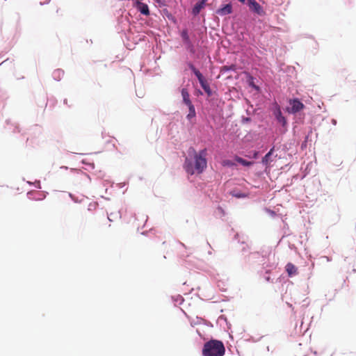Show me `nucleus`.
<instances>
[{"instance_id":"4","label":"nucleus","mask_w":356,"mask_h":356,"mask_svg":"<svg viewBox=\"0 0 356 356\" xmlns=\"http://www.w3.org/2000/svg\"><path fill=\"white\" fill-rule=\"evenodd\" d=\"M250 9L259 15H264L265 12L263 8L256 1V0H248Z\"/></svg>"},{"instance_id":"15","label":"nucleus","mask_w":356,"mask_h":356,"mask_svg":"<svg viewBox=\"0 0 356 356\" xmlns=\"http://www.w3.org/2000/svg\"><path fill=\"white\" fill-rule=\"evenodd\" d=\"M276 118L277 121L280 123H282L283 125L286 124V119L282 115L281 111L279 109L276 113Z\"/></svg>"},{"instance_id":"19","label":"nucleus","mask_w":356,"mask_h":356,"mask_svg":"<svg viewBox=\"0 0 356 356\" xmlns=\"http://www.w3.org/2000/svg\"><path fill=\"white\" fill-rule=\"evenodd\" d=\"M54 74H57L58 76H60V74H63V72L61 70H56V71L54 72Z\"/></svg>"},{"instance_id":"2","label":"nucleus","mask_w":356,"mask_h":356,"mask_svg":"<svg viewBox=\"0 0 356 356\" xmlns=\"http://www.w3.org/2000/svg\"><path fill=\"white\" fill-rule=\"evenodd\" d=\"M202 353L203 356H223L225 348L221 341L211 339L204 344Z\"/></svg>"},{"instance_id":"1","label":"nucleus","mask_w":356,"mask_h":356,"mask_svg":"<svg viewBox=\"0 0 356 356\" xmlns=\"http://www.w3.org/2000/svg\"><path fill=\"white\" fill-rule=\"evenodd\" d=\"M193 152V157L195 160V164L193 165L192 161L186 158L184 164V168L187 173L190 175H194L195 173H202L207 166V161L206 159L207 149L200 150L198 153L194 149H192Z\"/></svg>"},{"instance_id":"12","label":"nucleus","mask_w":356,"mask_h":356,"mask_svg":"<svg viewBox=\"0 0 356 356\" xmlns=\"http://www.w3.org/2000/svg\"><path fill=\"white\" fill-rule=\"evenodd\" d=\"M190 69L193 71V72L195 74V75L197 76L198 81L204 78L202 73L195 68V67L193 64H189Z\"/></svg>"},{"instance_id":"6","label":"nucleus","mask_w":356,"mask_h":356,"mask_svg":"<svg viewBox=\"0 0 356 356\" xmlns=\"http://www.w3.org/2000/svg\"><path fill=\"white\" fill-rule=\"evenodd\" d=\"M232 6L230 3L226 4L222 8H219L216 13L219 15L224 16L228 14L232 13Z\"/></svg>"},{"instance_id":"17","label":"nucleus","mask_w":356,"mask_h":356,"mask_svg":"<svg viewBox=\"0 0 356 356\" xmlns=\"http://www.w3.org/2000/svg\"><path fill=\"white\" fill-rule=\"evenodd\" d=\"M222 166H227V167H232L234 165V163L228 159L223 160L221 163Z\"/></svg>"},{"instance_id":"3","label":"nucleus","mask_w":356,"mask_h":356,"mask_svg":"<svg viewBox=\"0 0 356 356\" xmlns=\"http://www.w3.org/2000/svg\"><path fill=\"white\" fill-rule=\"evenodd\" d=\"M290 107L287 108L286 110L290 113H296L302 111L305 108V105L298 99H293L289 100Z\"/></svg>"},{"instance_id":"13","label":"nucleus","mask_w":356,"mask_h":356,"mask_svg":"<svg viewBox=\"0 0 356 356\" xmlns=\"http://www.w3.org/2000/svg\"><path fill=\"white\" fill-rule=\"evenodd\" d=\"M235 161L244 166H250L253 164L252 162L245 160L243 158L239 157L238 156H235Z\"/></svg>"},{"instance_id":"14","label":"nucleus","mask_w":356,"mask_h":356,"mask_svg":"<svg viewBox=\"0 0 356 356\" xmlns=\"http://www.w3.org/2000/svg\"><path fill=\"white\" fill-rule=\"evenodd\" d=\"M187 106L188 107L189 113L187 115L186 118L187 119L191 120V118H195L196 115L195 109L193 104Z\"/></svg>"},{"instance_id":"8","label":"nucleus","mask_w":356,"mask_h":356,"mask_svg":"<svg viewBox=\"0 0 356 356\" xmlns=\"http://www.w3.org/2000/svg\"><path fill=\"white\" fill-rule=\"evenodd\" d=\"M206 1L207 0H202L195 3L192 11L194 15H197L200 13L201 10L204 7Z\"/></svg>"},{"instance_id":"5","label":"nucleus","mask_w":356,"mask_h":356,"mask_svg":"<svg viewBox=\"0 0 356 356\" xmlns=\"http://www.w3.org/2000/svg\"><path fill=\"white\" fill-rule=\"evenodd\" d=\"M135 7L137 8L138 10H139L140 12V13H142L145 15H149V8L146 3H142L141 1L136 2Z\"/></svg>"},{"instance_id":"10","label":"nucleus","mask_w":356,"mask_h":356,"mask_svg":"<svg viewBox=\"0 0 356 356\" xmlns=\"http://www.w3.org/2000/svg\"><path fill=\"white\" fill-rule=\"evenodd\" d=\"M181 96H182V98H183V102L186 105V106H188L190 104H192V102L190 99V95L188 92V90L186 88H182L181 90Z\"/></svg>"},{"instance_id":"7","label":"nucleus","mask_w":356,"mask_h":356,"mask_svg":"<svg viewBox=\"0 0 356 356\" xmlns=\"http://www.w3.org/2000/svg\"><path fill=\"white\" fill-rule=\"evenodd\" d=\"M285 268L289 277H292L298 274L297 267L291 263H288L286 265Z\"/></svg>"},{"instance_id":"16","label":"nucleus","mask_w":356,"mask_h":356,"mask_svg":"<svg viewBox=\"0 0 356 356\" xmlns=\"http://www.w3.org/2000/svg\"><path fill=\"white\" fill-rule=\"evenodd\" d=\"M273 152V149H271L265 156L262 159V163L263 164L266 165H268L270 163L269 161V159H270V155L272 154Z\"/></svg>"},{"instance_id":"20","label":"nucleus","mask_w":356,"mask_h":356,"mask_svg":"<svg viewBox=\"0 0 356 356\" xmlns=\"http://www.w3.org/2000/svg\"><path fill=\"white\" fill-rule=\"evenodd\" d=\"M142 0H136V2H140Z\"/></svg>"},{"instance_id":"11","label":"nucleus","mask_w":356,"mask_h":356,"mask_svg":"<svg viewBox=\"0 0 356 356\" xmlns=\"http://www.w3.org/2000/svg\"><path fill=\"white\" fill-rule=\"evenodd\" d=\"M181 36L182 38V40L184 42L185 44H188V45H191V40H190V38H189V35L188 34V31L187 30H183L181 33Z\"/></svg>"},{"instance_id":"9","label":"nucleus","mask_w":356,"mask_h":356,"mask_svg":"<svg viewBox=\"0 0 356 356\" xmlns=\"http://www.w3.org/2000/svg\"><path fill=\"white\" fill-rule=\"evenodd\" d=\"M199 82H200L202 88L204 90V92L208 95V96H211L212 94V92H211V88L209 86V84L207 82V81L205 79V78H203L202 79L200 80Z\"/></svg>"},{"instance_id":"18","label":"nucleus","mask_w":356,"mask_h":356,"mask_svg":"<svg viewBox=\"0 0 356 356\" xmlns=\"http://www.w3.org/2000/svg\"><path fill=\"white\" fill-rule=\"evenodd\" d=\"M235 70H236V66L234 65H232L230 66L225 65V66L222 67L221 72H227V71Z\"/></svg>"}]
</instances>
